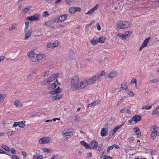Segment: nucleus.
I'll return each instance as SVG.
<instances>
[{
	"mask_svg": "<svg viewBox=\"0 0 159 159\" xmlns=\"http://www.w3.org/2000/svg\"><path fill=\"white\" fill-rule=\"evenodd\" d=\"M67 17V15L66 14L60 16V18L61 21H64L66 19Z\"/></svg>",
	"mask_w": 159,
	"mask_h": 159,
	"instance_id": "obj_38",
	"label": "nucleus"
},
{
	"mask_svg": "<svg viewBox=\"0 0 159 159\" xmlns=\"http://www.w3.org/2000/svg\"><path fill=\"white\" fill-rule=\"evenodd\" d=\"M48 93L49 94L53 95L56 94L54 90L50 91V92H49Z\"/></svg>",
	"mask_w": 159,
	"mask_h": 159,
	"instance_id": "obj_60",
	"label": "nucleus"
},
{
	"mask_svg": "<svg viewBox=\"0 0 159 159\" xmlns=\"http://www.w3.org/2000/svg\"><path fill=\"white\" fill-rule=\"evenodd\" d=\"M96 75H97L98 76V78H100L101 76H105L106 75V73L104 71L102 70L101 71V74L100 75L99 74L97 73L96 74Z\"/></svg>",
	"mask_w": 159,
	"mask_h": 159,
	"instance_id": "obj_37",
	"label": "nucleus"
},
{
	"mask_svg": "<svg viewBox=\"0 0 159 159\" xmlns=\"http://www.w3.org/2000/svg\"><path fill=\"white\" fill-rule=\"evenodd\" d=\"M158 82V79L157 78H155L150 80V83H157Z\"/></svg>",
	"mask_w": 159,
	"mask_h": 159,
	"instance_id": "obj_49",
	"label": "nucleus"
},
{
	"mask_svg": "<svg viewBox=\"0 0 159 159\" xmlns=\"http://www.w3.org/2000/svg\"><path fill=\"white\" fill-rule=\"evenodd\" d=\"M62 95L61 94H57L51 97L53 100L60 99L62 97Z\"/></svg>",
	"mask_w": 159,
	"mask_h": 159,
	"instance_id": "obj_16",
	"label": "nucleus"
},
{
	"mask_svg": "<svg viewBox=\"0 0 159 159\" xmlns=\"http://www.w3.org/2000/svg\"><path fill=\"white\" fill-rule=\"evenodd\" d=\"M1 147L3 149L7 151H10V149L6 145L2 144L1 145Z\"/></svg>",
	"mask_w": 159,
	"mask_h": 159,
	"instance_id": "obj_35",
	"label": "nucleus"
},
{
	"mask_svg": "<svg viewBox=\"0 0 159 159\" xmlns=\"http://www.w3.org/2000/svg\"><path fill=\"white\" fill-rule=\"evenodd\" d=\"M99 103V101L97 102L96 101H94L92 103L88 104L87 106V107H94L96 105L98 104Z\"/></svg>",
	"mask_w": 159,
	"mask_h": 159,
	"instance_id": "obj_24",
	"label": "nucleus"
},
{
	"mask_svg": "<svg viewBox=\"0 0 159 159\" xmlns=\"http://www.w3.org/2000/svg\"><path fill=\"white\" fill-rule=\"evenodd\" d=\"M132 34V32L130 31H125L124 34H123L124 40L127 39L128 37H129Z\"/></svg>",
	"mask_w": 159,
	"mask_h": 159,
	"instance_id": "obj_18",
	"label": "nucleus"
},
{
	"mask_svg": "<svg viewBox=\"0 0 159 159\" xmlns=\"http://www.w3.org/2000/svg\"><path fill=\"white\" fill-rule=\"evenodd\" d=\"M32 34V31L31 30H29L26 33L24 38L25 40H27L30 37Z\"/></svg>",
	"mask_w": 159,
	"mask_h": 159,
	"instance_id": "obj_20",
	"label": "nucleus"
},
{
	"mask_svg": "<svg viewBox=\"0 0 159 159\" xmlns=\"http://www.w3.org/2000/svg\"><path fill=\"white\" fill-rule=\"evenodd\" d=\"M59 75V74L58 73H55L51 75L48 78L47 80H44V82L45 83L44 84L46 85L47 84H50V82L57 79Z\"/></svg>",
	"mask_w": 159,
	"mask_h": 159,
	"instance_id": "obj_6",
	"label": "nucleus"
},
{
	"mask_svg": "<svg viewBox=\"0 0 159 159\" xmlns=\"http://www.w3.org/2000/svg\"><path fill=\"white\" fill-rule=\"evenodd\" d=\"M53 24L52 20H49L44 23V25L46 26H49Z\"/></svg>",
	"mask_w": 159,
	"mask_h": 159,
	"instance_id": "obj_41",
	"label": "nucleus"
},
{
	"mask_svg": "<svg viewBox=\"0 0 159 159\" xmlns=\"http://www.w3.org/2000/svg\"><path fill=\"white\" fill-rule=\"evenodd\" d=\"M131 25L129 21L124 20H119L117 23V27L120 29H124L128 28Z\"/></svg>",
	"mask_w": 159,
	"mask_h": 159,
	"instance_id": "obj_4",
	"label": "nucleus"
},
{
	"mask_svg": "<svg viewBox=\"0 0 159 159\" xmlns=\"http://www.w3.org/2000/svg\"><path fill=\"white\" fill-rule=\"evenodd\" d=\"M19 127L20 128H23L25 125V120H23L21 121L18 122Z\"/></svg>",
	"mask_w": 159,
	"mask_h": 159,
	"instance_id": "obj_29",
	"label": "nucleus"
},
{
	"mask_svg": "<svg viewBox=\"0 0 159 159\" xmlns=\"http://www.w3.org/2000/svg\"><path fill=\"white\" fill-rule=\"evenodd\" d=\"M92 156V153L91 152H89L88 153L87 155V157L88 158H90Z\"/></svg>",
	"mask_w": 159,
	"mask_h": 159,
	"instance_id": "obj_61",
	"label": "nucleus"
},
{
	"mask_svg": "<svg viewBox=\"0 0 159 159\" xmlns=\"http://www.w3.org/2000/svg\"><path fill=\"white\" fill-rule=\"evenodd\" d=\"M14 105L16 107H21L23 106V104L21 102L18 100H15L14 102Z\"/></svg>",
	"mask_w": 159,
	"mask_h": 159,
	"instance_id": "obj_19",
	"label": "nucleus"
},
{
	"mask_svg": "<svg viewBox=\"0 0 159 159\" xmlns=\"http://www.w3.org/2000/svg\"><path fill=\"white\" fill-rule=\"evenodd\" d=\"M98 7V4H97L92 9H90L87 12L85 13L86 15H91L95 11L97 10Z\"/></svg>",
	"mask_w": 159,
	"mask_h": 159,
	"instance_id": "obj_13",
	"label": "nucleus"
},
{
	"mask_svg": "<svg viewBox=\"0 0 159 159\" xmlns=\"http://www.w3.org/2000/svg\"><path fill=\"white\" fill-rule=\"evenodd\" d=\"M11 152L13 154H16V151L15 149L14 148H12L11 149Z\"/></svg>",
	"mask_w": 159,
	"mask_h": 159,
	"instance_id": "obj_58",
	"label": "nucleus"
},
{
	"mask_svg": "<svg viewBox=\"0 0 159 159\" xmlns=\"http://www.w3.org/2000/svg\"><path fill=\"white\" fill-rule=\"evenodd\" d=\"M54 91L56 94H59V93L61 92V90L59 87H58Z\"/></svg>",
	"mask_w": 159,
	"mask_h": 159,
	"instance_id": "obj_45",
	"label": "nucleus"
},
{
	"mask_svg": "<svg viewBox=\"0 0 159 159\" xmlns=\"http://www.w3.org/2000/svg\"><path fill=\"white\" fill-rule=\"evenodd\" d=\"M113 149V146H110L108 147L107 150V154H108L110 152V150Z\"/></svg>",
	"mask_w": 159,
	"mask_h": 159,
	"instance_id": "obj_47",
	"label": "nucleus"
},
{
	"mask_svg": "<svg viewBox=\"0 0 159 159\" xmlns=\"http://www.w3.org/2000/svg\"><path fill=\"white\" fill-rule=\"evenodd\" d=\"M75 0H65L66 3L68 5H70V3H74Z\"/></svg>",
	"mask_w": 159,
	"mask_h": 159,
	"instance_id": "obj_43",
	"label": "nucleus"
},
{
	"mask_svg": "<svg viewBox=\"0 0 159 159\" xmlns=\"http://www.w3.org/2000/svg\"><path fill=\"white\" fill-rule=\"evenodd\" d=\"M150 39V38L149 37L146 38L143 42L142 45L144 47H146L148 43H149V40Z\"/></svg>",
	"mask_w": 159,
	"mask_h": 159,
	"instance_id": "obj_26",
	"label": "nucleus"
},
{
	"mask_svg": "<svg viewBox=\"0 0 159 159\" xmlns=\"http://www.w3.org/2000/svg\"><path fill=\"white\" fill-rule=\"evenodd\" d=\"M94 22V20L92 21L89 24H88L86 25V26L85 27V28H86L87 27H89Z\"/></svg>",
	"mask_w": 159,
	"mask_h": 159,
	"instance_id": "obj_59",
	"label": "nucleus"
},
{
	"mask_svg": "<svg viewBox=\"0 0 159 159\" xmlns=\"http://www.w3.org/2000/svg\"><path fill=\"white\" fill-rule=\"evenodd\" d=\"M108 129L107 128L102 129L101 131V135L102 137L107 136V134Z\"/></svg>",
	"mask_w": 159,
	"mask_h": 159,
	"instance_id": "obj_17",
	"label": "nucleus"
},
{
	"mask_svg": "<svg viewBox=\"0 0 159 159\" xmlns=\"http://www.w3.org/2000/svg\"><path fill=\"white\" fill-rule=\"evenodd\" d=\"M43 149L44 151V152H49L51 151V150L50 149H48V148H44Z\"/></svg>",
	"mask_w": 159,
	"mask_h": 159,
	"instance_id": "obj_62",
	"label": "nucleus"
},
{
	"mask_svg": "<svg viewBox=\"0 0 159 159\" xmlns=\"http://www.w3.org/2000/svg\"><path fill=\"white\" fill-rule=\"evenodd\" d=\"M151 106H143L142 107V109H146V110H149L151 108Z\"/></svg>",
	"mask_w": 159,
	"mask_h": 159,
	"instance_id": "obj_50",
	"label": "nucleus"
},
{
	"mask_svg": "<svg viewBox=\"0 0 159 159\" xmlns=\"http://www.w3.org/2000/svg\"><path fill=\"white\" fill-rule=\"evenodd\" d=\"M98 40V42L103 43L106 40V38L103 37L101 36L99 38Z\"/></svg>",
	"mask_w": 159,
	"mask_h": 159,
	"instance_id": "obj_34",
	"label": "nucleus"
},
{
	"mask_svg": "<svg viewBox=\"0 0 159 159\" xmlns=\"http://www.w3.org/2000/svg\"><path fill=\"white\" fill-rule=\"evenodd\" d=\"M80 143L81 145H82L83 146H84L86 148H89V144H88V143H86V142H85L84 141H81L80 142Z\"/></svg>",
	"mask_w": 159,
	"mask_h": 159,
	"instance_id": "obj_30",
	"label": "nucleus"
},
{
	"mask_svg": "<svg viewBox=\"0 0 159 159\" xmlns=\"http://www.w3.org/2000/svg\"><path fill=\"white\" fill-rule=\"evenodd\" d=\"M159 112V105L152 112V115H155Z\"/></svg>",
	"mask_w": 159,
	"mask_h": 159,
	"instance_id": "obj_28",
	"label": "nucleus"
},
{
	"mask_svg": "<svg viewBox=\"0 0 159 159\" xmlns=\"http://www.w3.org/2000/svg\"><path fill=\"white\" fill-rule=\"evenodd\" d=\"M51 142V138L48 137H45L41 138L39 141V143L43 144L48 143Z\"/></svg>",
	"mask_w": 159,
	"mask_h": 159,
	"instance_id": "obj_8",
	"label": "nucleus"
},
{
	"mask_svg": "<svg viewBox=\"0 0 159 159\" xmlns=\"http://www.w3.org/2000/svg\"><path fill=\"white\" fill-rule=\"evenodd\" d=\"M127 93L130 96L133 97L134 95V93L130 90L127 89L126 90Z\"/></svg>",
	"mask_w": 159,
	"mask_h": 159,
	"instance_id": "obj_33",
	"label": "nucleus"
},
{
	"mask_svg": "<svg viewBox=\"0 0 159 159\" xmlns=\"http://www.w3.org/2000/svg\"><path fill=\"white\" fill-rule=\"evenodd\" d=\"M25 26L24 29V30L26 31L29 28V22L27 21H26L25 22Z\"/></svg>",
	"mask_w": 159,
	"mask_h": 159,
	"instance_id": "obj_40",
	"label": "nucleus"
},
{
	"mask_svg": "<svg viewBox=\"0 0 159 159\" xmlns=\"http://www.w3.org/2000/svg\"><path fill=\"white\" fill-rule=\"evenodd\" d=\"M133 130L135 132L137 137H139L141 136V133L140 132L139 128L138 127H134L133 129Z\"/></svg>",
	"mask_w": 159,
	"mask_h": 159,
	"instance_id": "obj_14",
	"label": "nucleus"
},
{
	"mask_svg": "<svg viewBox=\"0 0 159 159\" xmlns=\"http://www.w3.org/2000/svg\"><path fill=\"white\" fill-rule=\"evenodd\" d=\"M150 138L154 140L157 136L159 135V128L156 125H153L150 127Z\"/></svg>",
	"mask_w": 159,
	"mask_h": 159,
	"instance_id": "obj_3",
	"label": "nucleus"
},
{
	"mask_svg": "<svg viewBox=\"0 0 159 159\" xmlns=\"http://www.w3.org/2000/svg\"><path fill=\"white\" fill-rule=\"evenodd\" d=\"M98 42V40L97 39L96 37H94L91 41V43L93 45H96Z\"/></svg>",
	"mask_w": 159,
	"mask_h": 159,
	"instance_id": "obj_27",
	"label": "nucleus"
},
{
	"mask_svg": "<svg viewBox=\"0 0 159 159\" xmlns=\"http://www.w3.org/2000/svg\"><path fill=\"white\" fill-rule=\"evenodd\" d=\"M121 88L123 90H125L127 89V86L126 82H124L122 84Z\"/></svg>",
	"mask_w": 159,
	"mask_h": 159,
	"instance_id": "obj_32",
	"label": "nucleus"
},
{
	"mask_svg": "<svg viewBox=\"0 0 159 159\" xmlns=\"http://www.w3.org/2000/svg\"><path fill=\"white\" fill-rule=\"evenodd\" d=\"M81 11V9L79 7H73L70 8L69 10V12L71 14H74L76 11L80 12Z\"/></svg>",
	"mask_w": 159,
	"mask_h": 159,
	"instance_id": "obj_11",
	"label": "nucleus"
},
{
	"mask_svg": "<svg viewBox=\"0 0 159 159\" xmlns=\"http://www.w3.org/2000/svg\"><path fill=\"white\" fill-rule=\"evenodd\" d=\"M33 159H43V157L42 155L35 154L33 156Z\"/></svg>",
	"mask_w": 159,
	"mask_h": 159,
	"instance_id": "obj_25",
	"label": "nucleus"
},
{
	"mask_svg": "<svg viewBox=\"0 0 159 159\" xmlns=\"http://www.w3.org/2000/svg\"><path fill=\"white\" fill-rule=\"evenodd\" d=\"M17 126H19V123H18V122H15L13 125V127H16Z\"/></svg>",
	"mask_w": 159,
	"mask_h": 159,
	"instance_id": "obj_57",
	"label": "nucleus"
},
{
	"mask_svg": "<svg viewBox=\"0 0 159 159\" xmlns=\"http://www.w3.org/2000/svg\"><path fill=\"white\" fill-rule=\"evenodd\" d=\"M59 44L58 41L56 40L54 43L49 42L46 45L47 47L48 48L53 49L57 47Z\"/></svg>",
	"mask_w": 159,
	"mask_h": 159,
	"instance_id": "obj_9",
	"label": "nucleus"
},
{
	"mask_svg": "<svg viewBox=\"0 0 159 159\" xmlns=\"http://www.w3.org/2000/svg\"><path fill=\"white\" fill-rule=\"evenodd\" d=\"M62 135L64 136H71L73 135V133L72 132H66L65 133H62Z\"/></svg>",
	"mask_w": 159,
	"mask_h": 159,
	"instance_id": "obj_31",
	"label": "nucleus"
},
{
	"mask_svg": "<svg viewBox=\"0 0 159 159\" xmlns=\"http://www.w3.org/2000/svg\"><path fill=\"white\" fill-rule=\"evenodd\" d=\"M0 154H7L6 152L0 149Z\"/></svg>",
	"mask_w": 159,
	"mask_h": 159,
	"instance_id": "obj_63",
	"label": "nucleus"
},
{
	"mask_svg": "<svg viewBox=\"0 0 159 159\" xmlns=\"http://www.w3.org/2000/svg\"><path fill=\"white\" fill-rule=\"evenodd\" d=\"M141 119V117L139 115H136L132 117V120H134L135 123L140 121Z\"/></svg>",
	"mask_w": 159,
	"mask_h": 159,
	"instance_id": "obj_15",
	"label": "nucleus"
},
{
	"mask_svg": "<svg viewBox=\"0 0 159 159\" xmlns=\"http://www.w3.org/2000/svg\"><path fill=\"white\" fill-rule=\"evenodd\" d=\"M116 71H112L109 73L108 77L111 79H113L116 76Z\"/></svg>",
	"mask_w": 159,
	"mask_h": 159,
	"instance_id": "obj_21",
	"label": "nucleus"
},
{
	"mask_svg": "<svg viewBox=\"0 0 159 159\" xmlns=\"http://www.w3.org/2000/svg\"><path fill=\"white\" fill-rule=\"evenodd\" d=\"M116 36L121 38L122 39L124 40L123 34L121 33H118L116 35Z\"/></svg>",
	"mask_w": 159,
	"mask_h": 159,
	"instance_id": "obj_46",
	"label": "nucleus"
},
{
	"mask_svg": "<svg viewBox=\"0 0 159 159\" xmlns=\"http://www.w3.org/2000/svg\"><path fill=\"white\" fill-rule=\"evenodd\" d=\"M134 83H135V84H136L137 83L136 80L135 78L133 79L130 82V84H133Z\"/></svg>",
	"mask_w": 159,
	"mask_h": 159,
	"instance_id": "obj_53",
	"label": "nucleus"
},
{
	"mask_svg": "<svg viewBox=\"0 0 159 159\" xmlns=\"http://www.w3.org/2000/svg\"><path fill=\"white\" fill-rule=\"evenodd\" d=\"M31 8V7L30 6H28L26 7L23 10V12H26L28 11H29Z\"/></svg>",
	"mask_w": 159,
	"mask_h": 159,
	"instance_id": "obj_39",
	"label": "nucleus"
},
{
	"mask_svg": "<svg viewBox=\"0 0 159 159\" xmlns=\"http://www.w3.org/2000/svg\"><path fill=\"white\" fill-rule=\"evenodd\" d=\"M98 151H102L103 148V144H100L98 146Z\"/></svg>",
	"mask_w": 159,
	"mask_h": 159,
	"instance_id": "obj_48",
	"label": "nucleus"
},
{
	"mask_svg": "<svg viewBox=\"0 0 159 159\" xmlns=\"http://www.w3.org/2000/svg\"><path fill=\"white\" fill-rule=\"evenodd\" d=\"M16 25H12L8 29L9 31L12 30L16 29Z\"/></svg>",
	"mask_w": 159,
	"mask_h": 159,
	"instance_id": "obj_42",
	"label": "nucleus"
},
{
	"mask_svg": "<svg viewBox=\"0 0 159 159\" xmlns=\"http://www.w3.org/2000/svg\"><path fill=\"white\" fill-rule=\"evenodd\" d=\"M75 119L78 121L80 120V117L79 116H75Z\"/></svg>",
	"mask_w": 159,
	"mask_h": 159,
	"instance_id": "obj_64",
	"label": "nucleus"
},
{
	"mask_svg": "<svg viewBox=\"0 0 159 159\" xmlns=\"http://www.w3.org/2000/svg\"><path fill=\"white\" fill-rule=\"evenodd\" d=\"M12 159H19V157L16 155H12L11 157Z\"/></svg>",
	"mask_w": 159,
	"mask_h": 159,
	"instance_id": "obj_55",
	"label": "nucleus"
},
{
	"mask_svg": "<svg viewBox=\"0 0 159 159\" xmlns=\"http://www.w3.org/2000/svg\"><path fill=\"white\" fill-rule=\"evenodd\" d=\"M49 15L47 11H44L43 14V17H48Z\"/></svg>",
	"mask_w": 159,
	"mask_h": 159,
	"instance_id": "obj_51",
	"label": "nucleus"
},
{
	"mask_svg": "<svg viewBox=\"0 0 159 159\" xmlns=\"http://www.w3.org/2000/svg\"><path fill=\"white\" fill-rule=\"evenodd\" d=\"M8 136H11V135H13L14 134V132L12 131H10L7 133Z\"/></svg>",
	"mask_w": 159,
	"mask_h": 159,
	"instance_id": "obj_54",
	"label": "nucleus"
},
{
	"mask_svg": "<svg viewBox=\"0 0 159 159\" xmlns=\"http://www.w3.org/2000/svg\"><path fill=\"white\" fill-rule=\"evenodd\" d=\"M40 113L39 112H34L30 114V116L31 117H33L36 116H39Z\"/></svg>",
	"mask_w": 159,
	"mask_h": 159,
	"instance_id": "obj_36",
	"label": "nucleus"
},
{
	"mask_svg": "<svg viewBox=\"0 0 159 159\" xmlns=\"http://www.w3.org/2000/svg\"><path fill=\"white\" fill-rule=\"evenodd\" d=\"M53 23L55 22H58L61 21L60 16L59 17L55 18L54 20H52Z\"/></svg>",
	"mask_w": 159,
	"mask_h": 159,
	"instance_id": "obj_44",
	"label": "nucleus"
},
{
	"mask_svg": "<svg viewBox=\"0 0 159 159\" xmlns=\"http://www.w3.org/2000/svg\"><path fill=\"white\" fill-rule=\"evenodd\" d=\"M97 75H95L92 76L88 80L84 79L85 87H86L89 85L95 83L97 79H98Z\"/></svg>",
	"mask_w": 159,
	"mask_h": 159,
	"instance_id": "obj_5",
	"label": "nucleus"
},
{
	"mask_svg": "<svg viewBox=\"0 0 159 159\" xmlns=\"http://www.w3.org/2000/svg\"><path fill=\"white\" fill-rule=\"evenodd\" d=\"M40 15L38 13L31 16H29L26 18V20L31 21H38L40 20Z\"/></svg>",
	"mask_w": 159,
	"mask_h": 159,
	"instance_id": "obj_7",
	"label": "nucleus"
},
{
	"mask_svg": "<svg viewBox=\"0 0 159 159\" xmlns=\"http://www.w3.org/2000/svg\"><path fill=\"white\" fill-rule=\"evenodd\" d=\"M89 148H95L98 146V143L95 140H93L89 144Z\"/></svg>",
	"mask_w": 159,
	"mask_h": 159,
	"instance_id": "obj_12",
	"label": "nucleus"
},
{
	"mask_svg": "<svg viewBox=\"0 0 159 159\" xmlns=\"http://www.w3.org/2000/svg\"><path fill=\"white\" fill-rule=\"evenodd\" d=\"M56 83H58L57 80L55 83L49 85L47 89L48 90H52L55 89L56 87Z\"/></svg>",
	"mask_w": 159,
	"mask_h": 159,
	"instance_id": "obj_22",
	"label": "nucleus"
},
{
	"mask_svg": "<svg viewBox=\"0 0 159 159\" xmlns=\"http://www.w3.org/2000/svg\"><path fill=\"white\" fill-rule=\"evenodd\" d=\"M97 29L99 30H101V27L100 26V24L99 23L97 24Z\"/></svg>",
	"mask_w": 159,
	"mask_h": 159,
	"instance_id": "obj_56",
	"label": "nucleus"
},
{
	"mask_svg": "<svg viewBox=\"0 0 159 159\" xmlns=\"http://www.w3.org/2000/svg\"><path fill=\"white\" fill-rule=\"evenodd\" d=\"M124 123L120 125H118L115 127L114 129L110 131V135L111 136H113L114 134L120 129L123 125Z\"/></svg>",
	"mask_w": 159,
	"mask_h": 159,
	"instance_id": "obj_10",
	"label": "nucleus"
},
{
	"mask_svg": "<svg viewBox=\"0 0 159 159\" xmlns=\"http://www.w3.org/2000/svg\"><path fill=\"white\" fill-rule=\"evenodd\" d=\"M27 55L30 61L33 62H38L46 57L45 55L43 53L35 54L32 51L28 52Z\"/></svg>",
	"mask_w": 159,
	"mask_h": 159,
	"instance_id": "obj_2",
	"label": "nucleus"
},
{
	"mask_svg": "<svg viewBox=\"0 0 159 159\" xmlns=\"http://www.w3.org/2000/svg\"><path fill=\"white\" fill-rule=\"evenodd\" d=\"M6 96V94H2L0 93V105L3 102L4 99Z\"/></svg>",
	"mask_w": 159,
	"mask_h": 159,
	"instance_id": "obj_23",
	"label": "nucleus"
},
{
	"mask_svg": "<svg viewBox=\"0 0 159 159\" xmlns=\"http://www.w3.org/2000/svg\"><path fill=\"white\" fill-rule=\"evenodd\" d=\"M134 140V139L133 137H130L128 139V141L130 142H132Z\"/></svg>",
	"mask_w": 159,
	"mask_h": 159,
	"instance_id": "obj_52",
	"label": "nucleus"
},
{
	"mask_svg": "<svg viewBox=\"0 0 159 159\" xmlns=\"http://www.w3.org/2000/svg\"><path fill=\"white\" fill-rule=\"evenodd\" d=\"M70 88L73 90H79L85 88L84 80L80 81L78 76L73 77L70 81Z\"/></svg>",
	"mask_w": 159,
	"mask_h": 159,
	"instance_id": "obj_1",
	"label": "nucleus"
}]
</instances>
